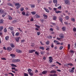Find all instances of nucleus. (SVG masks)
<instances>
[{
	"label": "nucleus",
	"instance_id": "obj_47",
	"mask_svg": "<svg viewBox=\"0 0 76 76\" xmlns=\"http://www.w3.org/2000/svg\"><path fill=\"white\" fill-rule=\"evenodd\" d=\"M9 28V29H10V30H11V31H12V30H13V27H9V28Z\"/></svg>",
	"mask_w": 76,
	"mask_h": 76
},
{
	"label": "nucleus",
	"instance_id": "obj_33",
	"mask_svg": "<svg viewBox=\"0 0 76 76\" xmlns=\"http://www.w3.org/2000/svg\"><path fill=\"white\" fill-rule=\"evenodd\" d=\"M49 44H50V42L49 41H48L47 42H46V45H48Z\"/></svg>",
	"mask_w": 76,
	"mask_h": 76
},
{
	"label": "nucleus",
	"instance_id": "obj_45",
	"mask_svg": "<svg viewBox=\"0 0 76 76\" xmlns=\"http://www.w3.org/2000/svg\"><path fill=\"white\" fill-rule=\"evenodd\" d=\"M67 65H69L70 66H72L73 65V64H67Z\"/></svg>",
	"mask_w": 76,
	"mask_h": 76
},
{
	"label": "nucleus",
	"instance_id": "obj_27",
	"mask_svg": "<svg viewBox=\"0 0 76 76\" xmlns=\"http://www.w3.org/2000/svg\"><path fill=\"white\" fill-rule=\"evenodd\" d=\"M31 14H33V15H35V14H36V12H35V11H34V12H31Z\"/></svg>",
	"mask_w": 76,
	"mask_h": 76
},
{
	"label": "nucleus",
	"instance_id": "obj_17",
	"mask_svg": "<svg viewBox=\"0 0 76 76\" xmlns=\"http://www.w3.org/2000/svg\"><path fill=\"white\" fill-rule=\"evenodd\" d=\"M4 20L3 19H1L0 20V23H3Z\"/></svg>",
	"mask_w": 76,
	"mask_h": 76
},
{
	"label": "nucleus",
	"instance_id": "obj_50",
	"mask_svg": "<svg viewBox=\"0 0 76 76\" xmlns=\"http://www.w3.org/2000/svg\"><path fill=\"white\" fill-rule=\"evenodd\" d=\"M57 39L58 40H59V41H60L61 40V38L59 37H57Z\"/></svg>",
	"mask_w": 76,
	"mask_h": 76
},
{
	"label": "nucleus",
	"instance_id": "obj_28",
	"mask_svg": "<svg viewBox=\"0 0 76 76\" xmlns=\"http://www.w3.org/2000/svg\"><path fill=\"white\" fill-rule=\"evenodd\" d=\"M20 59H16V63L20 62Z\"/></svg>",
	"mask_w": 76,
	"mask_h": 76
},
{
	"label": "nucleus",
	"instance_id": "obj_43",
	"mask_svg": "<svg viewBox=\"0 0 76 76\" xmlns=\"http://www.w3.org/2000/svg\"><path fill=\"white\" fill-rule=\"evenodd\" d=\"M3 26H1L0 27V29L1 31H2V30H3Z\"/></svg>",
	"mask_w": 76,
	"mask_h": 76
},
{
	"label": "nucleus",
	"instance_id": "obj_41",
	"mask_svg": "<svg viewBox=\"0 0 76 76\" xmlns=\"http://www.w3.org/2000/svg\"><path fill=\"white\" fill-rule=\"evenodd\" d=\"M8 18L9 20H11V19H12V18L10 16H9Z\"/></svg>",
	"mask_w": 76,
	"mask_h": 76
},
{
	"label": "nucleus",
	"instance_id": "obj_23",
	"mask_svg": "<svg viewBox=\"0 0 76 76\" xmlns=\"http://www.w3.org/2000/svg\"><path fill=\"white\" fill-rule=\"evenodd\" d=\"M69 72L70 73H73L74 70L70 69L69 70Z\"/></svg>",
	"mask_w": 76,
	"mask_h": 76
},
{
	"label": "nucleus",
	"instance_id": "obj_5",
	"mask_svg": "<svg viewBox=\"0 0 76 76\" xmlns=\"http://www.w3.org/2000/svg\"><path fill=\"white\" fill-rule=\"evenodd\" d=\"M4 13V11L3 9L0 8V13L2 14Z\"/></svg>",
	"mask_w": 76,
	"mask_h": 76
},
{
	"label": "nucleus",
	"instance_id": "obj_4",
	"mask_svg": "<svg viewBox=\"0 0 76 76\" xmlns=\"http://www.w3.org/2000/svg\"><path fill=\"white\" fill-rule=\"evenodd\" d=\"M7 4L10 6H11V7H14V5L13 4H12L10 2L8 3H7Z\"/></svg>",
	"mask_w": 76,
	"mask_h": 76
},
{
	"label": "nucleus",
	"instance_id": "obj_58",
	"mask_svg": "<svg viewBox=\"0 0 76 76\" xmlns=\"http://www.w3.org/2000/svg\"><path fill=\"white\" fill-rule=\"evenodd\" d=\"M9 75H11L12 76H14V75L12 73H9Z\"/></svg>",
	"mask_w": 76,
	"mask_h": 76
},
{
	"label": "nucleus",
	"instance_id": "obj_35",
	"mask_svg": "<svg viewBox=\"0 0 76 76\" xmlns=\"http://www.w3.org/2000/svg\"><path fill=\"white\" fill-rule=\"evenodd\" d=\"M56 13L58 14V13H61V11H55Z\"/></svg>",
	"mask_w": 76,
	"mask_h": 76
},
{
	"label": "nucleus",
	"instance_id": "obj_44",
	"mask_svg": "<svg viewBox=\"0 0 76 76\" xmlns=\"http://www.w3.org/2000/svg\"><path fill=\"white\" fill-rule=\"evenodd\" d=\"M29 74L30 75V76H33V75H34V74L32 72H30V73H29Z\"/></svg>",
	"mask_w": 76,
	"mask_h": 76
},
{
	"label": "nucleus",
	"instance_id": "obj_25",
	"mask_svg": "<svg viewBox=\"0 0 76 76\" xmlns=\"http://www.w3.org/2000/svg\"><path fill=\"white\" fill-rule=\"evenodd\" d=\"M12 62H13V63H16V59H12Z\"/></svg>",
	"mask_w": 76,
	"mask_h": 76
},
{
	"label": "nucleus",
	"instance_id": "obj_9",
	"mask_svg": "<svg viewBox=\"0 0 76 76\" xmlns=\"http://www.w3.org/2000/svg\"><path fill=\"white\" fill-rule=\"evenodd\" d=\"M28 51L29 53H32L33 52H35V50H29Z\"/></svg>",
	"mask_w": 76,
	"mask_h": 76
},
{
	"label": "nucleus",
	"instance_id": "obj_14",
	"mask_svg": "<svg viewBox=\"0 0 76 76\" xmlns=\"http://www.w3.org/2000/svg\"><path fill=\"white\" fill-rule=\"evenodd\" d=\"M20 37H18L16 38L15 40L17 41V42H19V39H20Z\"/></svg>",
	"mask_w": 76,
	"mask_h": 76
},
{
	"label": "nucleus",
	"instance_id": "obj_21",
	"mask_svg": "<svg viewBox=\"0 0 76 76\" xmlns=\"http://www.w3.org/2000/svg\"><path fill=\"white\" fill-rule=\"evenodd\" d=\"M53 2L54 3V4H57V0H53Z\"/></svg>",
	"mask_w": 76,
	"mask_h": 76
},
{
	"label": "nucleus",
	"instance_id": "obj_37",
	"mask_svg": "<svg viewBox=\"0 0 76 76\" xmlns=\"http://www.w3.org/2000/svg\"><path fill=\"white\" fill-rule=\"evenodd\" d=\"M19 35V32H17L16 33L15 35V36H18Z\"/></svg>",
	"mask_w": 76,
	"mask_h": 76
},
{
	"label": "nucleus",
	"instance_id": "obj_13",
	"mask_svg": "<svg viewBox=\"0 0 76 76\" xmlns=\"http://www.w3.org/2000/svg\"><path fill=\"white\" fill-rule=\"evenodd\" d=\"M65 3L66 4H69V1L68 0H66L65 1Z\"/></svg>",
	"mask_w": 76,
	"mask_h": 76
},
{
	"label": "nucleus",
	"instance_id": "obj_30",
	"mask_svg": "<svg viewBox=\"0 0 76 76\" xmlns=\"http://www.w3.org/2000/svg\"><path fill=\"white\" fill-rule=\"evenodd\" d=\"M52 36H48L47 37L48 38H49V39H51L52 38Z\"/></svg>",
	"mask_w": 76,
	"mask_h": 76
},
{
	"label": "nucleus",
	"instance_id": "obj_3",
	"mask_svg": "<svg viewBox=\"0 0 76 76\" xmlns=\"http://www.w3.org/2000/svg\"><path fill=\"white\" fill-rule=\"evenodd\" d=\"M31 14V13H30V12L29 11H27L26 13V16H29V15Z\"/></svg>",
	"mask_w": 76,
	"mask_h": 76
},
{
	"label": "nucleus",
	"instance_id": "obj_60",
	"mask_svg": "<svg viewBox=\"0 0 76 76\" xmlns=\"http://www.w3.org/2000/svg\"><path fill=\"white\" fill-rule=\"evenodd\" d=\"M23 10H24V9L23 8H22L20 10V11H21V12H22V11H23Z\"/></svg>",
	"mask_w": 76,
	"mask_h": 76
},
{
	"label": "nucleus",
	"instance_id": "obj_57",
	"mask_svg": "<svg viewBox=\"0 0 76 76\" xmlns=\"http://www.w3.org/2000/svg\"><path fill=\"white\" fill-rule=\"evenodd\" d=\"M37 35L38 36L39 35H40V32H37Z\"/></svg>",
	"mask_w": 76,
	"mask_h": 76
},
{
	"label": "nucleus",
	"instance_id": "obj_19",
	"mask_svg": "<svg viewBox=\"0 0 76 76\" xmlns=\"http://www.w3.org/2000/svg\"><path fill=\"white\" fill-rule=\"evenodd\" d=\"M16 51L17 52V53H22V51L20 50H18V49L16 50Z\"/></svg>",
	"mask_w": 76,
	"mask_h": 76
},
{
	"label": "nucleus",
	"instance_id": "obj_56",
	"mask_svg": "<svg viewBox=\"0 0 76 76\" xmlns=\"http://www.w3.org/2000/svg\"><path fill=\"white\" fill-rule=\"evenodd\" d=\"M56 43H57L56 44V45H60V43L58 41V42H56Z\"/></svg>",
	"mask_w": 76,
	"mask_h": 76
},
{
	"label": "nucleus",
	"instance_id": "obj_40",
	"mask_svg": "<svg viewBox=\"0 0 76 76\" xmlns=\"http://www.w3.org/2000/svg\"><path fill=\"white\" fill-rule=\"evenodd\" d=\"M70 48V44H68V50H69Z\"/></svg>",
	"mask_w": 76,
	"mask_h": 76
},
{
	"label": "nucleus",
	"instance_id": "obj_38",
	"mask_svg": "<svg viewBox=\"0 0 76 76\" xmlns=\"http://www.w3.org/2000/svg\"><path fill=\"white\" fill-rule=\"evenodd\" d=\"M36 16L37 18H40V16L38 15V14H36Z\"/></svg>",
	"mask_w": 76,
	"mask_h": 76
},
{
	"label": "nucleus",
	"instance_id": "obj_8",
	"mask_svg": "<svg viewBox=\"0 0 76 76\" xmlns=\"http://www.w3.org/2000/svg\"><path fill=\"white\" fill-rule=\"evenodd\" d=\"M56 71L54 70H53L50 72L51 73H56Z\"/></svg>",
	"mask_w": 76,
	"mask_h": 76
},
{
	"label": "nucleus",
	"instance_id": "obj_51",
	"mask_svg": "<svg viewBox=\"0 0 76 76\" xmlns=\"http://www.w3.org/2000/svg\"><path fill=\"white\" fill-rule=\"evenodd\" d=\"M54 29H53V28H50V30L51 31H52V32H53V31Z\"/></svg>",
	"mask_w": 76,
	"mask_h": 76
},
{
	"label": "nucleus",
	"instance_id": "obj_2",
	"mask_svg": "<svg viewBox=\"0 0 76 76\" xmlns=\"http://www.w3.org/2000/svg\"><path fill=\"white\" fill-rule=\"evenodd\" d=\"M59 37L61 38V39H62V38H64V34H60L59 35Z\"/></svg>",
	"mask_w": 76,
	"mask_h": 76
},
{
	"label": "nucleus",
	"instance_id": "obj_15",
	"mask_svg": "<svg viewBox=\"0 0 76 76\" xmlns=\"http://www.w3.org/2000/svg\"><path fill=\"white\" fill-rule=\"evenodd\" d=\"M44 9L45 10V11H46V12H47V13H49V12H50V11H49V10H48L46 8H44Z\"/></svg>",
	"mask_w": 76,
	"mask_h": 76
},
{
	"label": "nucleus",
	"instance_id": "obj_39",
	"mask_svg": "<svg viewBox=\"0 0 76 76\" xmlns=\"http://www.w3.org/2000/svg\"><path fill=\"white\" fill-rule=\"evenodd\" d=\"M55 7H57L59 6V4H57V3L55 4Z\"/></svg>",
	"mask_w": 76,
	"mask_h": 76
},
{
	"label": "nucleus",
	"instance_id": "obj_42",
	"mask_svg": "<svg viewBox=\"0 0 76 76\" xmlns=\"http://www.w3.org/2000/svg\"><path fill=\"white\" fill-rule=\"evenodd\" d=\"M73 31L74 32H76V28L74 27L73 28Z\"/></svg>",
	"mask_w": 76,
	"mask_h": 76
},
{
	"label": "nucleus",
	"instance_id": "obj_46",
	"mask_svg": "<svg viewBox=\"0 0 76 76\" xmlns=\"http://www.w3.org/2000/svg\"><path fill=\"white\" fill-rule=\"evenodd\" d=\"M8 39H9V37L8 36H6L5 37V39L6 40H8Z\"/></svg>",
	"mask_w": 76,
	"mask_h": 76
},
{
	"label": "nucleus",
	"instance_id": "obj_34",
	"mask_svg": "<svg viewBox=\"0 0 76 76\" xmlns=\"http://www.w3.org/2000/svg\"><path fill=\"white\" fill-rule=\"evenodd\" d=\"M62 29L63 31H64L66 30V27H63L62 28Z\"/></svg>",
	"mask_w": 76,
	"mask_h": 76
},
{
	"label": "nucleus",
	"instance_id": "obj_63",
	"mask_svg": "<svg viewBox=\"0 0 76 76\" xmlns=\"http://www.w3.org/2000/svg\"><path fill=\"white\" fill-rule=\"evenodd\" d=\"M49 61L50 63H52V62H53V60H52V59H50L49 60Z\"/></svg>",
	"mask_w": 76,
	"mask_h": 76
},
{
	"label": "nucleus",
	"instance_id": "obj_12",
	"mask_svg": "<svg viewBox=\"0 0 76 76\" xmlns=\"http://www.w3.org/2000/svg\"><path fill=\"white\" fill-rule=\"evenodd\" d=\"M50 76H57V75L56 73H54L53 74H50L49 75Z\"/></svg>",
	"mask_w": 76,
	"mask_h": 76
},
{
	"label": "nucleus",
	"instance_id": "obj_11",
	"mask_svg": "<svg viewBox=\"0 0 76 76\" xmlns=\"http://www.w3.org/2000/svg\"><path fill=\"white\" fill-rule=\"evenodd\" d=\"M12 48H11L10 47H8L7 48V50L8 51H11V50H12Z\"/></svg>",
	"mask_w": 76,
	"mask_h": 76
},
{
	"label": "nucleus",
	"instance_id": "obj_32",
	"mask_svg": "<svg viewBox=\"0 0 76 76\" xmlns=\"http://www.w3.org/2000/svg\"><path fill=\"white\" fill-rule=\"evenodd\" d=\"M11 65L12 67H17V66H16V65L14 64H11Z\"/></svg>",
	"mask_w": 76,
	"mask_h": 76
},
{
	"label": "nucleus",
	"instance_id": "obj_52",
	"mask_svg": "<svg viewBox=\"0 0 76 76\" xmlns=\"http://www.w3.org/2000/svg\"><path fill=\"white\" fill-rule=\"evenodd\" d=\"M4 32H5V33L7 32V29H6V28H5L4 29Z\"/></svg>",
	"mask_w": 76,
	"mask_h": 76
},
{
	"label": "nucleus",
	"instance_id": "obj_22",
	"mask_svg": "<svg viewBox=\"0 0 76 76\" xmlns=\"http://www.w3.org/2000/svg\"><path fill=\"white\" fill-rule=\"evenodd\" d=\"M65 18L66 20H69V17L68 16H66L65 17Z\"/></svg>",
	"mask_w": 76,
	"mask_h": 76
},
{
	"label": "nucleus",
	"instance_id": "obj_24",
	"mask_svg": "<svg viewBox=\"0 0 76 76\" xmlns=\"http://www.w3.org/2000/svg\"><path fill=\"white\" fill-rule=\"evenodd\" d=\"M71 21H72L73 22H75V18H71Z\"/></svg>",
	"mask_w": 76,
	"mask_h": 76
},
{
	"label": "nucleus",
	"instance_id": "obj_29",
	"mask_svg": "<svg viewBox=\"0 0 76 76\" xmlns=\"http://www.w3.org/2000/svg\"><path fill=\"white\" fill-rule=\"evenodd\" d=\"M28 74L30 73H31V72H32V70L31 69H28Z\"/></svg>",
	"mask_w": 76,
	"mask_h": 76
},
{
	"label": "nucleus",
	"instance_id": "obj_62",
	"mask_svg": "<svg viewBox=\"0 0 76 76\" xmlns=\"http://www.w3.org/2000/svg\"><path fill=\"white\" fill-rule=\"evenodd\" d=\"M40 43L41 44V45H44V44H43L42 42L41 41H40Z\"/></svg>",
	"mask_w": 76,
	"mask_h": 76
},
{
	"label": "nucleus",
	"instance_id": "obj_36",
	"mask_svg": "<svg viewBox=\"0 0 76 76\" xmlns=\"http://www.w3.org/2000/svg\"><path fill=\"white\" fill-rule=\"evenodd\" d=\"M22 14L23 15V16H25V12L23 11L22 13Z\"/></svg>",
	"mask_w": 76,
	"mask_h": 76
},
{
	"label": "nucleus",
	"instance_id": "obj_53",
	"mask_svg": "<svg viewBox=\"0 0 76 76\" xmlns=\"http://www.w3.org/2000/svg\"><path fill=\"white\" fill-rule=\"evenodd\" d=\"M35 54H37V56H38V55H39L37 51L35 52Z\"/></svg>",
	"mask_w": 76,
	"mask_h": 76
},
{
	"label": "nucleus",
	"instance_id": "obj_20",
	"mask_svg": "<svg viewBox=\"0 0 76 76\" xmlns=\"http://www.w3.org/2000/svg\"><path fill=\"white\" fill-rule=\"evenodd\" d=\"M10 46H11L12 48H15V45L13 44V43H11L10 44Z\"/></svg>",
	"mask_w": 76,
	"mask_h": 76
},
{
	"label": "nucleus",
	"instance_id": "obj_31",
	"mask_svg": "<svg viewBox=\"0 0 76 76\" xmlns=\"http://www.w3.org/2000/svg\"><path fill=\"white\" fill-rule=\"evenodd\" d=\"M35 5L34 4L31 5H30V7H31L32 8H34L35 7Z\"/></svg>",
	"mask_w": 76,
	"mask_h": 76
},
{
	"label": "nucleus",
	"instance_id": "obj_49",
	"mask_svg": "<svg viewBox=\"0 0 76 76\" xmlns=\"http://www.w3.org/2000/svg\"><path fill=\"white\" fill-rule=\"evenodd\" d=\"M1 59L3 60H6V58H1Z\"/></svg>",
	"mask_w": 76,
	"mask_h": 76
},
{
	"label": "nucleus",
	"instance_id": "obj_7",
	"mask_svg": "<svg viewBox=\"0 0 76 76\" xmlns=\"http://www.w3.org/2000/svg\"><path fill=\"white\" fill-rule=\"evenodd\" d=\"M43 17H44V19H47V17H48V16L47 15H45V14H43Z\"/></svg>",
	"mask_w": 76,
	"mask_h": 76
},
{
	"label": "nucleus",
	"instance_id": "obj_26",
	"mask_svg": "<svg viewBox=\"0 0 76 76\" xmlns=\"http://www.w3.org/2000/svg\"><path fill=\"white\" fill-rule=\"evenodd\" d=\"M57 18L56 16H54L53 18V19L54 20H56V19H57Z\"/></svg>",
	"mask_w": 76,
	"mask_h": 76
},
{
	"label": "nucleus",
	"instance_id": "obj_54",
	"mask_svg": "<svg viewBox=\"0 0 76 76\" xmlns=\"http://www.w3.org/2000/svg\"><path fill=\"white\" fill-rule=\"evenodd\" d=\"M63 46H61L60 47L59 49L60 50H62V49H63Z\"/></svg>",
	"mask_w": 76,
	"mask_h": 76
},
{
	"label": "nucleus",
	"instance_id": "obj_59",
	"mask_svg": "<svg viewBox=\"0 0 76 76\" xmlns=\"http://www.w3.org/2000/svg\"><path fill=\"white\" fill-rule=\"evenodd\" d=\"M24 76H28V75L26 73H24Z\"/></svg>",
	"mask_w": 76,
	"mask_h": 76
},
{
	"label": "nucleus",
	"instance_id": "obj_18",
	"mask_svg": "<svg viewBox=\"0 0 76 76\" xmlns=\"http://www.w3.org/2000/svg\"><path fill=\"white\" fill-rule=\"evenodd\" d=\"M10 56L12 57V58H14V57H15V55L12 54H11L10 55Z\"/></svg>",
	"mask_w": 76,
	"mask_h": 76
},
{
	"label": "nucleus",
	"instance_id": "obj_16",
	"mask_svg": "<svg viewBox=\"0 0 76 76\" xmlns=\"http://www.w3.org/2000/svg\"><path fill=\"white\" fill-rule=\"evenodd\" d=\"M39 49L41 50H44V47L43 46H40L39 47Z\"/></svg>",
	"mask_w": 76,
	"mask_h": 76
},
{
	"label": "nucleus",
	"instance_id": "obj_6",
	"mask_svg": "<svg viewBox=\"0 0 76 76\" xmlns=\"http://www.w3.org/2000/svg\"><path fill=\"white\" fill-rule=\"evenodd\" d=\"M58 18H59V20H60L61 22V23H63V21H62L63 20V18L60 17H59Z\"/></svg>",
	"mask_w": 76,
	"mask_h": 76
},
{
	"label": "nucleus",
	"instance_id": "obj_10",
	"mask_svg": "<svg viewBox=\"0 0 76 76\" xmlns=\"http://www.w3.org/2000/svg\"><path fill=\"white\" fill-rule=\"evenodd\" d=\"M42 73L43 74V75H45L46 73H47V71H43L42 72Z\"/></svg>",
	"mask_w": 76,
	"mask_h": 76
},
{
	"label": "nucleus",
	"instance_id": "obj_55",
	"mask_svg": "<svg viewBox=\"0 0 76 76\" xmlns=\"http://www.w3.org/2000/svg\"><path fill=\"white\" fill-rule=\"evenodd\" d=\"M51 24H52V25H54V26L56 25V24L55 23H52Z\"/></svg>",
	"mask_w": 76,
	"mask_h": 76
},
{
	"label": "nucleus",
	"instance_id": "obj_64",
	"mask_svg": "<svg viewBox=\"0 0 76 76\" xmlns=\"http://www.w3.org/2000/svg\"><path fill=\"white\" fill-rule=\"evenodd\" d=\"M53 10L54 11H57V8H54Z\"/></svg>",
	"mask_w": 76,
	"mask_h": 76
},
{
	"label": "nucleus",
	"instance_id": "obj_1",
	"mask_svg": "<svg viewBox=\"0 0 76 76\" xmlns=\"http://www.w3.org/2000/svg\"><path fill=\"white\" fill-rule=\"evenodd\" d=\"M15 6H17L16 7L17 9H18L21 6V5L19 3H16L15 4Z\"/></svg>",
	"mask_w": 76,
	"mask_h": 76
},
{
	"label": "nucleus",
	"instance_id": "obj_61",
	"mask_svg": "<svg viewBox=\"0 0 76 76\" xmlns=\"http://www.w3.org/2000/svg\"><path fill=\"white\" fill-rule=\"evenodd\" d=\"M58 9H61V6H60L58 7Z\"/></svg>",
	"mask_w": 76,
	"mask_h": 76
},
{
	"label": "nucleus",
	"instance_id": "obj_48",
	"mask_svg": "<svg viewBox=\"0 0 76 76\" xmlns=\"http://www.w3.org/2000/svg\"><path fill=\"white\" fill-rule=\"evenodd\" d=\"M35 26L37 28H40V26H38L37 25H35Z\"/></svg>",
	"mask_w": 76,
	"mask_h": 76
}]
</instances>
